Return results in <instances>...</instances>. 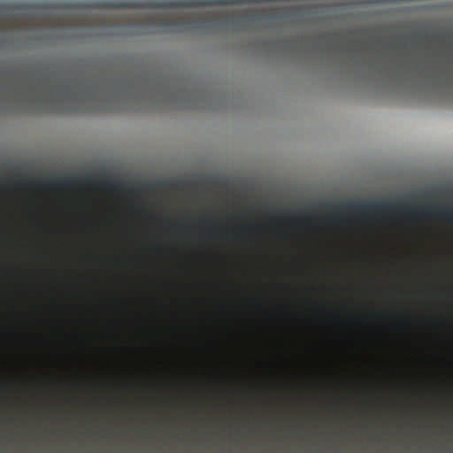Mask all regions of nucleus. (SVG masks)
<instances>
[{"instance_id":"obj_5","label":"nucleus","mask_w":453,"mask_h":453,"mask_svg":"<svg viewBox=\"0 0 453 453\" xmlns=\"http://www.w3.org/2000/svg\"><path fill=\"white\" fill-rule=\"evenodd\" d=\"M174 100L180 101L182 108L193 109L197 107L196 102L193 100V95L187 91H180L173 96Z\"/></svg>"},{"instance_id":"obj_8","label":"nucleus","mask_w":453,"mask_h":453,"mask_svg":"<svg viewBox=\"0 0 453 453\" xmlns=\"http://www.w3.org/2000/svg\"><path fill=\"white\" fill-rule=\"evenodd\" d=\"M106 185H107L108 187H113V186H115V183H113V182H111V181H107V182H106Z\"/></svg>"},{"instance_id":"obj_9","label":"nucleus","mask_w":453,"mask_h":453,"mask_svg":"<svg viewBox=\"0 0 453 453\" xmlns=\"http://www.w3.org/2000/svg\"><path fill=\"white\" fill-rule=\"evenodd\" d=\"M242 230L243 232H247L248 230H250V228H248V227H242Z\"/></svg>"},{"instance_id":"obj_4","label":"nucleus","mask_w":453,"mask_h":453,"mask_svg":"<svg viewBox=\"0 0 453 453\" xmlns=\"http://www.w3.org/2000/svg\"><path fill=\"white\" fill-rule=\"evenodd\" d=\"M102 7H156V8H194L214 4H237L238 2H96Z\"/></svg>"},{"instance_id":"obj_2","label":"nucleus","mask_w":453,"mask_h":453,"mask_svg":"<svg viewBox=\"0 0 453 453\" xmlns=\"http://www.w3.org/2000/svg\"><path fill=\"white\" fill-rule=\"evenodd\" d=\"M36 107L46 112H119L128 108L130 98L119 94L97 93L90 88L80 96L64 93L58 98L52 95L34 98Z\"/></svg>"},{"instance_id":"obj_6","label":"nucleus","mask_w":453,"mask_h":453,"mask_svg":"<svg viewBox=\"0 0 453 453\" xmlns=\"http://www.w3.org/2000/svg\"><path fill=\"white\" fill-rule=\"evenodd\" d=\"M73 184V180L69 179H58L50 183V187L52 188H65L69 187Z\"/></svg>"},{"instance_id":"obj_7","label":"nucleus","mask_w":453,"mask_h":453,"mask_svg":"<svg viewBox=\"0 0 453 453\" xmlns=\"http://www.w3.org/2000/svg\"><path fill=\"white\" fill-rule=\"evenodd\" d=\"M338 218H339V216H338V214H337V213H335V214L331 215V216H329V217H328V219H329L331 221H333V220H334V219H337Z\"/></svg>"},{"instance_id":"obj_10","label":"nucleus","mask_w":453,"mask_h":453,"mask_svg":"<svg viewBox=\"0 0 453 453\" xmlns=\"http://www.w3.org/2000/svg\"><path fill=\"white\" fill-rule=\"evenodd\" d=\"M359 3H360V4H363L364 2H363V1H360Z\"/></svg>"},{"instance_id":"obj_3","label":"nucleus","mask_w":453,"mask_h":453,"mask_svg":"<svg viewBox=\"0 0 453 453\" xmlns=\"http://www.w3.org/2000/svg\"><path fill=\"white\" fill-rule=\"evenodd\" d=\"M338 211L360 212L364 215H379L383 212L401 213L405 218H438L446 221H453V208H438L435 206H419L409 208L408 204L394 202H348L335 208Z\"/></svg>"},{"instance_id":"obj_1","label":"nucleus","mask_w":453,"mask_h":453,"mask_svg":"<svg viewBox=\"0 0 453 453\" xmlns=\"http://www.w3.org/2000/svg\"><path fill=\"white\" fill-rule=\"evenodd\" d=\"M131 19L138 26L166 33L188 30L212 33L224 27L243 30L251 25L263 22L265 17L258 12H249L240 19L225 20L216 17L206 18L196 14L169 16L164 13L149 12Z\"/></svg>"}]
</instances>
